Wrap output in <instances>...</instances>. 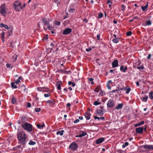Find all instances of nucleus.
<instances>
[{
  "instance_id": "nucleus-32",
  "label": "nucleus",
  "mask_w": 153,
  "mask_h": 153,
  "mask_svg": "<svg viewBox=\"0 0 153 153\" xmlns=\"http://www.w3.org/2000/svg\"><path fill=\"white\" fill-rule=\"evenodd\" d=\"M111 82V80L108 81L107 84V87L109 90H111V87L109 85V84Z\"/></svg>"
},
{
  "instance_id": "nucleus-61",
  "label": "nucleus",
  "mask_w": 153,
  "mask_h": 153,
  "mask_svg": "<svg viewBox=\"0 0 153 153\" xmlns=\"http://www.w3.org/2000/svg\"><path fill=\"white\" fill-rule=\"evenodd\" d=\"M88 81H92L94 80V79L92 78H88Z\"/></svg>"
},
{
  "instance_id": "nucleus-62",
  "label": "nucleus",
  "mask_w": 153,
  "mask_h": 153,
  "mask_svg": "<svg viewBox=\"0 0 153 153\" xmlns=\"http://www.w3.org/2000/svg\"><path fill=\"white\" fill-rule=\"evenodd\" d=\"M91 49H92L91 48H88V49H86V51H87V52H89V51H90L91 50Z\"/></svg>"
},
{
  "instance_id": "nucleus-30",
  "label": "nucleus",
  "mask_w": 153,
  "mask_h": 153,
  "mask_svg": "<svg viewBox=\"0 0 153 153\" xmlns=\"http://www.w3.org/2000/svg\"><path fill=\"white\" fill-rule=\"evenodd\" d=\"M100 89V87L99 86H97L96 88L94 90V91L97 93L99 92Z\"/></svg>"
},
{
  "instance_id": "nucleus-43",
  "label": "nucleus",
  "mask_w": 153,
  "mask_h": 153,
  "mask_svg": "<svg viewBox=\"0 0 153 153\" xmlns=\"http://www.w3.org/2000/svg\"><path fill=\"white\" fill-rule=\"evenodd\" d=\"M152 56V54L151 53H149L148 54V56L147 57V59L149 60L151 58Z\"/></svg>"
},
{
  "instance_id": "nucleus-59",
  "label": "nucleus",
  "mask_w": 153,
  "mask_h": 153,
  "mask_svg": "<svg viewBox=\"0 0 153 153\" xmlns=\"http://www.w3.org/2000/svg\"><path fill=\"white\" fill-rule=\"evenodd\" d=\"M83 21L86 23H87L88 22V20L86 18H85L83 19Z\"/></svg>"
},
{
  "instance_id": "nucleus-54",
  "label": "nucleus",
  "mask_w": 153,
  "mask_h": 153,
  "mask_svg": "<svg viewBox=\"0 0 153 153\" xmlns=\"http://www.w3.org/2000/svg\"><path fill=\"white\" fill-rule=\"evenodd\" d=\"M22 145L20 144V145L17 146H16L15 148H17V149H19L21 147Z\"/></svg>"
},
{
  "instance_id": "nucleus-12",
  "label": "nucleus",
  "mask_w": 153,
  "mask_h": 153,
  "mask_svg": "<svg viewBox=\"0 0 153 153\" xmlns=\"http://www.w3.org/2000/svg\"><path fill=\"white\" fill-rule=\"evenodd\" d=\"M118 62L117 60L115 59L112 63V67L114 68L117 67L118 66Z\"/></svg>"
},
{
  "instance_id": "nucleus-28",
  "label": "nucleus",
  "mask_w": 153,
  "mask_h": 153,
  "mask_svg": "<svg viewBox=\"0 0 153 153\" xmlns=\"http://www.w3.org/2000/svg\"><path fill=\"white\" fill-rule=\"evenodd\" d=\"M148 98V97L147 96L145 95V97L142 98H141V99L144 102H147Z\"/></svg>"
},
{
  "instance_id": "nucleus-23",
  "label": "nucleus",
  "mask_w": 153,
  "mask_h": 153,
  "mask_svg": "<svg viewBox=\"0 0 153 153\" xmlns=\"http://www.w3.org/2000/svg\"><path fill=\"white\" fill-rule=\"evenodd\" d=\"M123 106V104H119L116 107V109L117 110H119L122 108Z\"/></svg>"
},
{
  "instance_id": "nucleus-16",
  "label": "nucleus",
  "mask_w": 153,
  "mask_h": 153,
  "mask_svg": "<svg viewBox=\"0 0 153 153\" xmlns=\"http://www.w3.org/2000/svg\"><path fill=\"white\" fill-rule=\"evenodd\" d=\"M91 114L89 112H86L84 114V116L87 120H89L90 119Z\"/></svg>"
},
{
  "instance_id": "nucleus-52",
  "label": "nucleus",
  "mask_w": 153,
  "mask_h": 153,
  "mask_svg": "<svg viewBox=\"0 0 153 153\" xmlns=\"http://www.w3.org/2000/svg\"><path fill=\"white\" fill-rule=\"evenodd\" d=\"M79 121V120L77 119H76V120H74V123H78Z\"/></svg>"
},
{
  "instance_id": "nucleus-33",
  "label": "nucleus",
  "mask_w": 153,
  "mask_h": 153,
  "mask_svg": "<svg viewBox=\"0 0 153 153\" xmlns=\"http://www.w3.org/2000/svg\"><path fill=\"white\" fill-rule=\"evenodd\" d=\"M97 113L100 116H102L103 115V113H102V111H101V110H97Z\"/></svg>"
},
{
  "instance_id": "nucleus-4",
  "label": "nucleus",
  "mask_w": 153,
  "mask_h": 153,
  "mask_svg": "<svg viewBox=\"0 0 153 153\" xmlns=\"http://www.w3.org/2000/svg\"><path fill=\"white\" fill-rule=\"evenodd\" d=\"M0 13L3 16H5L6 14V11L5 5L2 4L0 7Z\"/></svg>"
},
{
  "instance_id": "nucleus-1",
  "label": "nucleus",
  "mask_w": 153,
  "mask_h": 153,
  "mask_svg": "<svg viewBox=\"0 0 153 153\" xmlns=\"http://www.w3.org/2000/svg\"><path fill=\"white\" fill-rule=\"evenodd\" d=\"M18 143L22 145V148L25 147L27 142V137L25 133L23 131H19L17 133Z\"/></svg>"
},
{
  "instance_id": "nucleus-15",
  "label": "nucleus",
  "mask_w": 153,
  "mask_h": 153,
  "mask_svg": "<svg viewBox=\"0 0 153 153\" xmlns=\"http://www.w3.org/2000/svg\"><path fill=\"white\" fill-rule=\"evenodd\" d=\"M105 140L104 137H101L97 139L96 141V144H98L102 143Z\"/></svg>"
},
{
  "instance_id": "nucleus-56",
  "label": "nucleus",
  "mask_w": 153,
  "mask_h": 153,
  "mask_svg": "<svg viewBox=\"0 0 153 153\" xmlns=\"http://www.w3.org/2000/svg\"><path fill=\"white\" fill-rule=\"evenodd\" d=\"M119 91V90L116 89L113 90L111 91V93H115L116 91Z\"/></svg>"
},
{
  "instance_id": "nucleus-47",
  "label": "nucleus",
  "mask_w": 153,
  "mask_h": 153,
  "mask_svg": "<svg viewBox=\"0 0 153 153\" xmlns=\"http://www.w3.org/2000/svg\"><path fill=\"white\" fill-rule=\"evenodd\" d=\"M51 94L50 93H48L47 94H44V96L45 97H49L50 96Z\"/></svg>"
},
{
  "instance_id": "nucleus-50",
  "label": "nucleus",
  "mask_w": 153,
  "mask_h": 153,
  "mask_svg": "<svg viewBox=\"0 0 153 153\" xmlns=\"http://www.w3.org/2000/svg\"><path fill=\"white\" fill-rule=\"evenodd\" d=\"M55 24L57 25H59L60 24V22L58 21H55Z\"/></svg>"
},
{
  "instance_id": "nucleus-13",
  "label": "nucleus",
  "mask_w": 153,
  "mask_h": 153,
  "mask_svg": "<svg viewBox=\"0 0 153 153\" xmlns=\"http://www.w3.org/2000/svg\"><path fill=\"white\" fill-rule=\"evenodd\" d=\"M79 133L80 134L79 135L76 136V137H81L86 135L87 134V133L85 131H80Z\"/></svg>"
},
{
  "instance_id": "nucleus-55",
  "label": "nucleus",
  "mask_w": 153,
  "mask_h": 153,
  "mask_svg": "<svg viewBox=\"0 0 153 153\" xmlns=\"http://www.w3.org/2000/svg\"><path fill=\"white\" fill-rule=\"evenodd\" d=\"M74 9L71 8L69 10V11L70 12H74Z\"/></svg>"
},
{
  "instance_id": "nucleus-20",
  "label": "nucleus",
  "mask_w": 153,
  "mask_h": 153,
  "mask_svg": "<svg viewBox=\"0 0 153 153\" xmlns=\"http://www.w3.org/2000/svg\"><path fill=\"white\" fill-rule=\"evenodd\" d=\"M45 125L44 123H43L42 125H41L39 124H37L36 125L37 127L40 129H42L45 126Z\"/></svg>"
},
{
  "instance_id": "nucleus-63",
  "label": "nucleus",
  "mask_w": 153,
  "mask_h": 153,
  "mask_svg": "<svg viewBox=\"0 0 153 153\" xmlns=\"http://www.w3.org/2000/svg\"><path fill=\"white\" fill-rule=\"evenodd\" d=\"M54 2L55 3H59V0H53Z\"/></svg>"
},
{
  "instance_id": "nucleus-37",
  "label": "nucleus",
  "mask_w": 153,
  "mask_h": 153,
  "mask_svg": "<svg viewBox=\"0 0 153 153\" xmlns=\"http://www.w3.org/2000/svg\"><path fill=\"white\" fill-rule=\"evenodd\" d=\"M125 90H126V93L128 94L131 91V89L130 88H128L125 89Z\"/></svg>"
},
{
  "instance_id": "nucleus-31",
  "label": "nucleus",
  "mask_w": 153,
  "mask_h": 153,
  "mask_svg": "<svg viewBox=\"0 0 153 153\" xmlns=\"http://www.w3.org/2000/svg\"><path fill=\"white\" fill-rule=\"evenodd\" d=\"M120 39V38H117L113 39L112 41L114 43H117L119 42V39Z\"/></svg>"
},
{
  "instance_id": "nucleus-27",
  "label": "nucleus",
  "mask_w": 153,
  "mask_h": 153,
  "mask_svg": "<svg viewBox=\"0 0 153 153\" xmlns=\"http://www.w3.org/2000/svg\"><path fill=\"white\" fill-rule=\"evenodd\" d=\"M149 98L152 100H153V92H150L149 93Z\"/></svg>"
},
{
  "instance_id": "nucleus-17",
  "label": "nucleus",
  "mask_w": 153,
  "mask_h": 153,
  "mask_svg": "<svg viewBox=\"0 0 153 153\" xmlns=\"http://www.w3.org/2000/svg\"><path fill=\"white\" fill-rule=\"evenodd\" d=\"M148 2H147L145 6H141V9L143 11H146L147 10V8L148 7Z\"/></svg>"
},
{
  "instance_id": "nucleus-58",
  "label": "nucleus",
  "mask_w": 153,
  "mask_h": 153,
  "mask_svg": "<svg viewBox=\"0 0 153 153\" xmlns=\"http://www.w3.org/2000/svg\"><path fill=\"white\" fill-rule=\"evenodd\" d=\"M100 35H97V39L98 40H100Z\"/></svg>"
},
{
  "instance_id": "nucleus-53",
  "label": "nucleus",
  "mask_w": 153,
  "mask_h": 153,
  "mask_svg": "<svg viewBox=\"0 0 153 153\" xmlns=\"http://www.w3.org/2000/svg\"><path fill=\"white\" fill-rule=\"evenodd\" d=\"M27 106L29 108L30 107H31V105L30 103L28 102L27 105Z\"/></svg>"
},
{
  "instance_id": "nucleus-51",
  "label": "nucleus",
  "mask_w": 153,
  "mask_h": 153,
  "mask_svg": "<svg viewBox=\"0 0 153 153\" xmlns=\"http://www.w3.org/2000/svg\"><path fill=\"white\" fill-rule=\"evenodd\" d=\"M100 95L102 96H103V91L102 90H101L100 91Z\"/></svg>"
},
{
  "instance_id": "nucleus-10",
  "label": "nucleus",
  "mask_w": 153,
  "mask_h": 153,
  "mask_svg": "<svg viewBox=\"0 0 153 153\" xmlns=\"http://www.w3.org/2000/svg\"><path fill=\"white\" fill-rule=\"evenodd\" d=\"M143 147L146 150L151 151L153 150V145H144L143 146Z\"/></svg>"
},
{
  "instance_id": "nucleus-6",
  "label": "nucleus",
  "mask_w": 153,
  "mask_h": 153,
  "mask_svg": "<svg viewBox=\"0 0 153 153\" xmlns=\"http://www.w3.org/2000/svg\"><path fill=\"white\" fill-rule=\"evenodd\" d=\"M77 144L75 142H73L70 146L69 148L72 150L74 151L77 149Z\"/></svg>"
},
{
  "instance_id": "nucleus-48",
  "label": "nucleus",
  "mask_w": 153,
  "mask_h": 153,
  "mask_svg": "<svg viewBox=\"0 0 153 153\" xmlns=\"http://www.w3.org/2000/svg\"><path fill=\"white\" fill-rule=\"evenodd\" d=\"M12 29H10V30L9 31L8 33V34H7V36H11V34L12 33Z\"/></svg>"
},
{
  "instance_id": "nucleus-18",
  "label": "nucleus",
  "mask_w": 153,
  "mask_h": 153,
  "mask_svg": "<svg viewBox=\"0 0 153 153\" xmlns=\"http://www.w3.org/2000/svg\"><path fill=\"white\" fill-rule=\"evenodd\" d=\"M128 69L127 67L126 66H125L124 67L123 65H121L120 68V70L122 71L123 72H125L126 70Z\"/></svg>"
},
{
  "instance_id": "nucleus-7",
  "label": "nucleus",
  "mask_w": 153,
  "mask_h": 153,
  "mask_svg": "<svg viewBox=\"0 0 153 153\" xmlns=\"http://www.w3.org/2000/svg\"><path fill=\"white\" fill-rule=\"evenodd\" d=\"M115 105V103L114 100L111 99H109L107 103V105L108 107L111 108L114 107Z\"/></svg>"
},
{
  "instance_id": "nucleus-64",
  "label": "nucleus",
  "mask_w": 153,
  "mask_h": 153,
  "mask_svg": "<svg viewBox=\"0 0 153 153\" xmlns=\"http://www.w3.org/2000/svg\"><path fill=\"white\" fill-rule=\"evenodd\" d=\"M4 27L5 28L7 29H8V26L7 25H4Z\"/></svg>"
},
{
  "instance_id": "nucleus-40",
  "label": "nucleus",
  "mask_w": 153,
  "mask_h": 153,
  "mask_svg": "<svg viewBox=\"0 0 153 153\" xmlns=\"http://www.w3.org/2000/svg\"><path fill=\"white\" fill-rule=\"evenodd\" d=\"M101 103L100 102H98L97 101H95L94 102V104L95 105H98L100 104Z\"/></svg>"
},
{
  "instance_id": "nucleus-11",
  "label": "nucleus",
  "mask_w": 153,
  "mask_h": 153,
  "mask_svg": "<svg viewBox=\"0 0 153 153\" xmlns=\"http://www.w3.org/2000/svg\"><path fill=\"white\" fill-rule=\"evenodd\" d=\"M144 128L143 127H139L136 128V132L138 134H142Z\"/></svg>"
},
{
  "instance_id": "nucleus-60",
  "label": "nucleus",
  "mask_w": 153,
  "mask_h": 153,
  "mask_svg": "<svg viewBox=\"0 0 153 153\" xmlns=\"http://www.w3.org/2000/svg\"><path fill=\"white\" fill-rule=\"evenodd\" d=\"M94 119H98V120H100V117H99L97 116H95L94 117Z\"/></svg>"
},
{
  "instance_id": "nucleus-5",
  "label": "nucleus",
  "mask_w": 153,
  "mask_h": 153,
  "mask_svg": "<svg viewBox=\"0 0 153 153\" xmlns=\"http://www.w3.org/2000/svg\"><path fill=\"white\" fill-rule=\"evenodd\" d=\"M42 21L44 25L47 26L48 29V30H51V29L52 28L50 25L49 21L47 20L46 18H43Z\"/></svg>"
},
{
  "instance_id": "nucleus-24",
  "label": "nucleus",
  "mask_w": 153,
  "mask_h": 153,
  "mask_svg": "<svg viewBox=\"0 0 153 153\" xmlns=\"http://www.w3.org/2000/svg\"><path fill=\"white\" fill-rule=\"evenodd\" d=\"M64 132V130H62L61 131H57L56 132V134L57 135H60V136H62L63 134V133Z\"/></svg>"
},
{
  "instance_id": "nucleus-22",
  "label": "nucleus",
  "mask_w": 153,
  "mask_h": 153,
  "mask_svg": "<svg viewBox=\"0 0 153 153\" xmlns=\"http://www.w3.org/2000/svg\"><path fill=\"white\" fill-rule=\"evenodd\" d=\"M27 120V118L25 117V116H23L21 117V121H19V122H22V123H25L26 122H25V121H26Z\"/></svg>"
},
{
  "instance_id": "nucleus-34",
  "label": "nucleus",
  "mask_w": 153,
  "mask_h": 153,
  "mask_svg": "<svg viewBox=\"0 0 153 153\" xmlns=\"http://www.w3.org/2000/svg\"><path fill=\"white\" fill-rule=\"evenodd\" d=\"M28 144L30 145H34L36 144V142L30 140L28 143Z\"/></svg>"
},
{
  "instance_id": "nucleus-26",
  "label": "nucleus",
  "mask_w": 153,
  "mask_h": 153,
  "mask_svg": "<svg viewBox=\"0 0 153 153\" xmlns=\"http://www.w3.org/2000/svg\"><path fill=\"white\" fill-rule=\"evenodd\" d=\"M144 121H141V122L135 125L134 126L135 127H137V126H140L141 125L144 124Z\"/></svg>"
},
{
  "instance_id": "nucleus-19",
  "label": "nucleus",
  "mask_w": 153,
  "mask_h": 153,
  "mask_svg": "<svg viewBox=\"0 0 153 153\" xmlns=\"http://www.w3.org/2000/svg\"><path fill=\"white\" fill-rule=\"evenodd\" d=\"M62 84L61 82H59L56 85V86L57 87V88L58 90H60L61 89V85Z\"/></svg>"
},
{
  "instance_id": "nucleus-46",
  "label": "nucleus",
  "mask_w": 153,
  "mask_h": 153,
  "mask_svg": "<svg viewBox=\"0 0 153 153\" xmlns=\"http://www.w3.org/2000/svg\"><path fill=\"white\" fill-rule=\"evenodd\" d=\"M121 6L122 8L121 9V10L122 11H124L125 8V6L124 5L122 4L121 5Z\"/></svg>"
},
{
  "instance_id": "nucleus-49",
  "label": "nucleus",
  "mask_w": 153,
  "mask_h": 153,
  "mask_svg": "<svg viewBox=\"0 0 153 153\" xmlns=\"http://www.w3.org/2000/svg\"><path fill=\"white\" fill-rule=\"evenodd\" d=\"M1 39L2 40L3 39V41H4V32H3L1 34Z\"/></svg>"
},
{
  "instance_id": "nucleus-29",
  "label": "nucleus",
  "mask_w": 153,
  "mask_h": 153,
  "mask_svg": "<svg viewBox=\"0 0 153 153\" xmlns=\"http://www.w3.org/2000/svg\"><path fill=\"white\" fill-rule=\"evenodd\" d=\"M15 82H12L11 83V86L12 88H17V86L15 85Z\"/></svg>"
},
{
  "instance_id": "nucleus-44",
  "label": "nucleus",
  "mask_w": 153,
  "mask_h": 153,
  "mask_svg": "<svg viewBox=\"0 0 153 153\" xmlns=\"http://www.w3.org/2000/svg\"><path fill=\"white\" fill-rule=\"evenodd\" d=\"M137 68L139 70H143L144 69V67L143 66H141L139 67H138Z\"/></svg>"
},
{
  "instance_id": "nucleus-42",
  "label": "nucleus",
  "mask_w": 153,
  "mask_h": 153,
  "mask_svg": "<svg viewBox=\"0 0 153 153\" xmlns=\"http://www.w3.org/2000/svg\"><path fill=\"white\" fill-rule=\"evenodd\" d=\"M103 16V14L102 13H100L98 15V17L99 18H102Z\"/></svg>"
},
{
  "instance_id": "nucleus-36",
  "label": "nucleus",
  "mask_w": 153,
  "mask_h": 153,
  "mask_svg": "<svg viewBox=\"0 0 153 153\" xmlns=\"http://www.w3.org/2000/svg\"><path fill=\"white\" fill-rule=\"evenodd\" d=\"M68 84L69 85H72V87H74L75 86L76 84L71 81H69L68 82Z\"/></svg>"
},
{
  "instance_id": "nucleus-38",
  "label": "nucleus",
  "mask_w": 153,
  "mask_h": 153,
  "mask_svg": "<svg viewBox=\"0 0 153 153\" xmlns=\"http://www.w3.org/2000/svg\"><path fill=\"white\" fill-rule=\"evenodd\" d=\"M17 55L16 54H14L13 56V59H14L13 62H15L17 59Z\"/></svg>"
},
{
  "instance_id": "nucleus-39",
  "label": "nucleus",
  "mask_w": 153,
  "mask_h": 153,
  "mask_svg": "<svg viewBox=\"0 0 153 153\" xmlns=\"http://www.w3.org/2000/svg\"><path fill=\"white\" fill-rule=\"evenodd\" d=\"M6 66L7 68H12L13 67V65H12L8 63H7L6 65Z\"/></svg>"
},
{
  "instance_id": "nucleus-45",
  "label": "nucleus",
  "mask_w": 153,
  "mask_h": 153,
  "mask_svg": "<svg viewBox=\"0 0 153 153\" xmlns=\"http://www.w3.org/2000/svg\"><path fill=\"white\" fill-rule=\"evenodd\" d=\"M41 110L40 108H35V111L36 112H39Z\"/></svg>"
},
{
  "instance_id": "nucleus-57",
  "label": "nucleus",
  "mask_w": 153,
  "mask_h": 153,
  "mask_svg": "<svg viewBox=\"0 0 153 153\" xmlns=\"http://www.w3.org/2000/svg\"><path fill=\"white\" fill-rule=\"evenodd\" d=\"M4 24L3 23H1L0 24V27H4Z\"/></svg>"
},
{
  "instance_id": "nucleus-3",
  "label": "nucleus",
  "mask_w": 153,
  "mask_h": 153,
  "mask_svg": "<svg viewBox=\"0 0 153 153\" xmlns=\"http://www.w3.org/2000/svg\"><path fill=\"white\" fill-rule=\"evenodd\" d=\"M13 8L17 11H20L23 8V7L21 5V3L19 1H15L13 4Z\"/></svg>"
},
{
  "instance_id": "nucleus-35",
  "label": "nucleus",
  "mask_w": 153,
  "mask_h": 153,
  "mask_svg": "<svg viewBox=\"0 0 153 153\" xmlns=\"http://www.w3.org/2000/svg\"><path fill=\"white\" fill-rule=\"evenodd\" d=\"M152 22L150 20H147L146 22V25L149 26L152 25Z\"/></svg>"
},
{
  "instance_id": "nucleus-8",
  "label": "nucleus",
  "mask_w": 153,
  "mask_h": 153,
  "mask_svg": "<svg viewBox=\"0 0 153 153\" xmlns=\"http://www.w3.org/2000/svg\"><path fill=\"white\" fill-rule=\"evenodd\" d=\"M72 32V29L71 28H68L64 30L62 32V34L64 35H67L71 33Z\"/></svg>"
},
{
  "instance_id": "nucleus-2",
  "label": "nucleus",
  "mask_w": 153,
  "mask_h": 153,
  "mask_svg": "<svg viewBox=\"0 0 153 153\" xmlns=\"http://www.w3.org/2000/svg\"><path fill=\"white\" fill-rule=\"evenodd\" d=\"M18 123L21 125L22 127L27 132H30L32 130V125L28 123H22L20 122H18Z\"/></svg>"
},
{
  "instance_id": "nucleus-21",
  "label": "nucleus",
  "mask_w": 153,
  "mask_h": 153,
  "mask_svg": "<svg viewBox=\"0 0 153 153\" xmlns=\"http://www.w3.org/2000/svg\"><path fill=\"white\" fill-rule=\"evenodd\" d=\"M23 78L22 76H21L19 77L15 81V83L16 84H19L20 82V80H22Z\"/></svg>"
},
{
  "instance_id": "nucleus-41",
  "label": "nucleus",
  "mask_w": 153,
  "mask_h": 153,
  "mask_svg": "<svg viewBox=\"0 0 153 153\" xmlns=\"http://www.w3.org/2000/svg\"><path fill=\"white\" fill-rule=\"evenodd\" d=\"M132 32L131 31L128 32L126 33V35L128 36H129L131 35Z\"/></svg>"
},
{
  "instance_id": "nucleus-14",
  "label": "nucleus",
  "mask_w": 153,
  "mask_h": 153,
  "mask_svg": "<svg viewBox=\"0 0 153 153\" xmlns=\"http://www.w3.org/2000/svg\"><path fill=\"white\" fill-rule=\"evenodd\" d=\"M46 102L49 103V105L51 106L55 104V101L54 99H53L52 100H49L47 101Z\"/></svg>"
},
{
  "instance_id": "nucleus-25",
  "label": "nucleus",
  "mask_w": 153,
  "mask_h": 153,
  "mask_svg": "<svg viewBox=\"0 0 153 153\" xmlns=\"http://www.w3.org/2000/svg\"><path fill=\"white\" fill-rule=\"evenodd\" d=\"M17 102V99L13 97L11 100V102L13 104H15Z\"/></svg>"
},
{
  "instance_id": "nucleus-9",
  "label": "nucleus",
  "mask_w": 153,
  "mask_h": 153,
  "mask_svg": "<svg viewBox=\"0 0 153 153\" xmlns=\"http://www.w3.org/2000/svg\"><path fill=\"white\" fill-rule=\"evenodd\" d=\"M37 90L40 91H44L47 92H48L50 89L48 88L44 87H39L37 88Z\"/></svg>"
}]
</instances>
